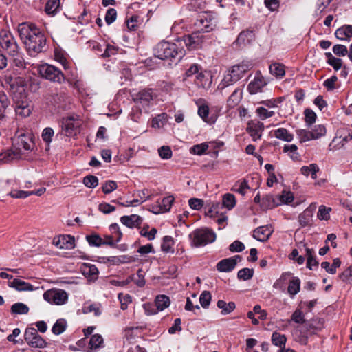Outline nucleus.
Returning <instances> with one entry per match:
<instances>
[{"mask_svg":"<svg viewBox=\"0 0 352 352\" xmlns=\"http://www.w3.org/2000/svg\"><path fill=\"white\" fill-rule=\"evenodd\" d=\"M10 104V101L4 92H0V116H2Z\"/></svg>","mask_w":352,"mask_h":352,"instance_id":"56","label":"nucleus"},{"mask_svg":"<svg viewBox=\"0 0 352 352\" xmlns=\"http://www.w3.org/2000/svg\"><path fill=\"white\" fill-rule=\"evenodd\" d=\"M195 82L199 87H204L208 82V76L206 75V73L201 70L199 72V73L196 75V81Z\"/></svg>","mask_w":352,"mask_h":352,"instance_id":"53","label":"nucleus"},{"mask_svg":"<svg viewBox=\"0 0 352 352\" xmlns=\"http://www.w3.org/2000/svg\"><path fill=\"white\" fill-rule=\"evenodd\" d=\"M155 304L158 311H162L169 307L170 300L169 297L166 295H159L155 298Z\"/></svg>","mask_w":352,"mask_h":352,"instance_id":"33","label":"nucleus"},{"mask_svg":"<svg viewBox=\"0 0 352 352\" xmlns=\"http://www.w3.org/2000/svg\"><path fill=\"white\" fill-rule=\"evenodd\" d=\"M270 72L277 78H283L285 74L284 65L278 63H274L270 65Z\"/></svg>","mask_w":352,"mask_h":352,"instance_id":"32","label":"nucleus"},{"mask_svg":"<svg viewBox=\"0 0 352 352\" xmlns=\"http://www.w3.org/2000/svg\"><path fill=\"white\" fill-rule=\"evenodd\" d=\"M211 294L208 291H204L199 296V302L202 307L208 308L211 301Z\"/></svg>","mask_w":352,"mask_h":352,"instance_id":"50","label":"nucleus"},{"mask_svg":"<svg viewBox=\"0 0 352 352\" xmlns=\"http://www.w3.org/2000/svg\"><path fill=\"white\" fill-rule=\"evenodd\" d=\"M43 298L51 304L62 305L68 300L67 293L63 289H52L43 294Z\"/></svg>","mask_w":352,"mask_h":352,"instance_id":"9","label":"nucleus"},{"mask_svg":"<svg viewBox=\"0 0 352 352\" xmlns=\"http://www.w3.org/2000/svg\"><path fill=\"white\" fill-rule=\"evenodd\" d=\"M335 36L339 40H346L352 37V25H345L336 30Z\"/></svg>","mask_w":352,"mask_h":352,"instance_id":"25","label":"nucleus"},{"mask_svg":"<svg viewBox=\"0 0 352 352\" xmlns=\"http://www.w3.org/2000/svg\"><path fill=\"white\" fill-rule=\"evenodd\" d=\"M54 130L50 127L45 128L42 132V138L44 142L49 144L52 142V137L54 136Z\"/></svg>","mask_w":352,"mask_h":352,"instance_id":"61","label":"nucleus"},{"mask_svg":"<svg viewBox=\"0 0 352 352\" xmlns=\"http://www.w3.org/2000/svg\"><path fill=\"white\" fill-rule=\"evenodd\" d=\"M60 6V0H47L45 11L48 15L54 16L59 11Z\"/></svg>","mask_w":352,"mask_h":352,"instance_id":"27","label":"nucleus"},{"mask_svg":"<svg viewBox=\"0 0 352 352\" xmlns=\"http://www.w3.org/2000/svg\"><path fill=\"white\" fill-rule=\"evenodd\" d=\"M153 99L151 89H143L136 95L134 100L136 103L141 104L142 106H148Z\"/></svg>","mask_w":352,"mask_h":352,"instance_id":"18","label":"nucleus"},{"mask_svg":"<svg viewBox=\"0 0 352 352\" xmlns=\"http://www.w3.org/2000/svg\"><path fill=\"white\" fill-rule=\"evenodd\" d=\"M24 338L26 342L32 347L43 348L47 344L45 340L34 328H27L25 331Z\"/></svg>","mask_w":352,"mask_h":352,"instance_id":"10","label":"nucleus"},{"mask_svg":"<svg viewBox=\"0 0 352 352\" xmlns=\"http://www.w3.org/2000/svg\"><path fill=\"white\" fill-rule=\"evenodd\" d=\"M117 17V12L114 8H109L107 10L106 15H105V22L110 25L113 23Z\"/></svg>","mask_w":352,"mask_h":352,"instance_id":"62","label":"nucleus"},{"mask_svg":"<svg viewBox=\"0 0 352 352\" xmlns=\"http://www.w3.org/2000/svg\"><path fill=\"white\" fill-rule=\"evenodd\" d=\"M254 275V270L250 268H243L238 272L237 278L239 280H248L252 278Z\"/></svg>","mask_w":352,"mask_h":352,"instance_id":"44","label":"nucleus"},{"mask_svg":"<svg viewBox=\"0 0 352 352\" xmlns=\"http://www.w3.org/2000/svg\"><path fill=\"white\" fill-rule=\"evenodd\" d=\"M191 245L195 247L205 246L216 240V234L210 229L203 228L195 230L189 234Z\"/></svg>","mask_w":352,"mask_h":352,"instance_id":"4","label":"nucleus"},{"mask_svg":"<svg viewBox=\"0 0 352 352\" xmlns=\"http://www.w3.org/2000/svg\"><path fill=\"white\" fill-rule=\"evenodd\" d=\"M325 56L327 58V63L332 66L336 71H338L342 67V59L334 57L331 52H326Z\"/></svg>","mask_w":352,"mask_h":352,"instance_id":"37","label":"nucleus"},{"mask_svg":"<svg viewBox=\"0 0 352 352\" xmlns=\"http://www.w3.org/2000/svg\"><path fill=\"white\" fill-rule=\"evenodd\" d=\"M339 278L344 282L352 285V265L346 268L339 275Z\"/></svg>","mask_w":352,"mask_h":352,"instance_id":"54","label":"nucleus"},{"mask_svg":"<svg viewBox=\"0 0 352 352\" xmlns=\"http://www.w3.org/2000/svg\"><path fill=\"white\" fill-rule=\"evenodd\" d=\"M277 199H278V201L276 203H274L272 205H270L269 206L271 208H273L276 206H278L283 204H289L293 201L294 200V195L292 192L290 191H283L281 195H279L277 196Z\"/></svg>","mask_w":352,"mask_h":352,"instance_id":"29","label":"nucleus"},{"mask_svg":"<svg viewBox=\"0 0 352 352\" xmlns=\"http://www.w3.org/2000/svg\"><path fill=\"white\" fill-rule=\"evenodd\" d=\"M118 188V185L116 182L114 181H107L106 182L102 187V191L104 194H109L111 192H113L114 190H116Z\"/></svg>","mask_w":352,"mask_h":352,"instance_id":"60","label":"nucleus"},{"mask_svg":"<svg viewBox=\"0 0 352 352\" xmlns=\"http://www.w3.org/2000/svg\"><path fill=\"white\" fill-rule=\"evenodd\" d=\"M62 124L67 135L74 136L78 132V128L80 126V121L78 119V117L69 116L63 118Z\"/></svg>","mask_w":352,"mask_h":352,"instance_id":"12","label":"nucleus"},{"mask_svg":"<svg viewBox=\"0 0 352 352\" xmlns=\"http://www.w3.org/2000/svg\"><path fill=\"white\" fill-rule=\"evenodd\" d=\"M252 36V32L243 31L239 34L235 43L239 46L245 45L251 41Z\"/></svg>","mask_w":352,"mask_h":352,"instance_id":"34","label":"nucleus"},{"mask_svg":"<svg viewBox=\"0 0 352 352\" xmlns=\"http://www.w3.org/2000/svg\"><path fill=\"white\" fill-rule=\"evenodd\" d=\"M319 167L316 164H311L309 166H304L300 168V173L303 175L308 177L311 175L313 179L317 178V173L319 171Z\"/></svg>","mask_w":352,"mask_h":352,"instance_id":"28","label":"nucleus"},{"mask_svg":"<svg viewBox=\"0 0 352 352\" xmlns=\"http://www.w3.org/2000/svg\"><path fill=\"white\" fill-rule=\"evenodd\" d=\"M158 153L163 160H168L172 157V151L168 146H162L158 149Z\"/></svg>","mask_w":352,"mask_h":352,"instance_id":"58","label":"nucleus"},{"mask_svg":"<svg viewBox=\"0 0 352 352\" xmlns=\"http://www.w3.org/2000/svg\"><path fill=\"white\" fill-rule=\"evenodd\" d=\"M268 84L267 79L262 75L260 71H257L254 78L248 85V91L250 94H256L262 92L263 88Z\"/></svg>","mask_w":352,"mask_h":352,"instance_id":"11","label":"nucleus"},{"mask_svg":"<svg viewBox=\"0 0 352 352\" xmlns=\"http://www.w3.org/2000/svg\"><path fill=\"white\" fill-rule=\"evenodd\" d=\"M142 218L138 214L125 215L120 218V222L130 228L139 227L142 224Z\"/></svg>","mask_w":352,"mask_h":352,"instance_id":"19","label":"nucleus"},{"mask_svg":"<svg viewBox=\"0 0 352 352\" xmlns=\"http://www.w3.org/2000/svg\"><path fill=\"white\" fill-rule=\"evenodd\" d=\"M263 129V124L260 122H257L256 123L249 124L247 131L252 138V140L254 141H256L261 138Z\"/></svg>","mask_w":352,"mask_h":352,"instance_id":"23","label":"nucleus"},{"mask_svg":"<svg viewBox=\"0 0 352 352\" xmlns=\"http://www.w3.org/2000/svg\"><path fill=\"white\" fill-rule=\"evenodd\" d=\"M316 208V204H312L299 214L298 222L300 225V227L305 228L311 224L312 218Z\"/></svg>","mask_w":352,"mask_h":352,"instance_id":"16","label":"nucleus"},{"mask_svg":"<svg viewBox=\"0 0 352 352\" xmlns=\"http://www.w3.org/2000/svg\"><path fill=\"white\" fill-rule=\"evenodd\" d=\"M305 325L309 333H316L322 328L323 324L320 320L316 319L307 322Z\"/></svg>","mask_w":352,"mask_h":352,"instance_id":"39","label":"nucleus"},{"mask_svg":"<svg viewBox=\"0 0 352 352\" xmlns=\"http://www.w3.org/2000/svg\"><path fill=\"white\" fill-rule=\"evenodd\" d=\"M174 201L175 198L172 195L167 196L162 199L160 204L164 212L170 211Z\"/></svg>","mask_w":352,"mask_h":352,"instance_id":"49","label":"nucleus"},{"mask_svg":"<svg viewBox=\"0 0 352 352\" xmlns=\"http://www.w3.org/2000/svg\"><path fill=\"white\" fill-rule=\"evenodd\" d=\"M332 50L333 53L339 56H344L348 54L347 47L344 45H335Z\"/></svg>","mask_w":352,"mask_h":352,"instance_id":"64","label":"nucleus"},{"mask_svg":"<svg viewBox=\"0 0 352 352\" xmlns=\"http://www.w3.org/2000/svg\"><path fill=\"white\" fill-rule=\"evenodd\" d=\"M19 36L28 54L36 56L47 49V38L44 33L33 23H23L18 27Z\"/></svg>","mask_w":352,"mask_h":352,"instance_id":"1","label":"nucleus"},{"mask_svg":"<svg viewBox=\"0 0 352 352\" xmlns=\"http://www.w3.org/2000/svg\"><path fill=\"white\" fill-rule=\"evenodd\" d=\"M242 97V90L241 89H236L227 100V107L228 109H233L236 107L240 103Z\"/></svg>","mask_w":352,"mask_h":352,"instance_id":"24","label":"nucleus"},{"mask_svg":"<svg viewBox=\"0 0 352 352\" xmlns=\"http://www.w3.org/2000/svg\"><path fill=\"white\" fill-rule=\"evenodd\" d=\"M38 72L43 78L50 81L61 83L65 80L63 72L52 65L45 64L40 65L38 68Z\"/></svg>","mask_w":352,"mask_h":352,"instance_id":"6","label":"nucleus"},{"mask_svg":"<svg viewBox=\"0 0 352 352\" xmlns=\"http://www.w3.org/2000/svg\"><path fill=\"white\" fill-rule=\"evenodd\" d=\"M251 67L250 64L244 62L233 65L228 70V74L225 75L220 85L222 86V88H224L230 85H233L242 78Z\"/></svg>","mask_w":352,"mask_h":352,"instance_id":"3","label":"nucleus"},{"mask_svg":"<svg viewBox=\"0 0 352 352\" xmlns=\"http://www.w3.org/2000/svg\"><path fill=\"white\" fill-rule=\"evenodd\" d=\"M84 185L89 188H94L98 185V179L94 175H87L83 178Z\"/></svg>","mask_w":352,"mask_h":352,"instance_id":"46","label":"nucleus"},{"mask_svg":"<svg viewBox=\"0 0 352 352\" xmlns=\"http://www.w3.org/2000/svg\"><path fill=\"white\" fill-rule=\"evenodd\" d=\"M223 205L228 210H231L236 205V199L234 195L230 193L225 194L222 199Z\"/></svg>","mask_w":352,"mask_h":352,"instance_id":"41","label":"nucleus"},{"mask_svg":"<svg viewBox=\"0 0 352 352\" xmlns=\"http://www.w3.org/2000/svg\"><path fill=\"white\" fill-rule=\"evenodd\" d=\"M174 245L173 239L170 236H165L161 245V249L164 252H173V245Z\"/></svg>","mask_w":352,"mask_h":352,"instance_id":"43","label":"nucleus"},{"mask_svg":"<svg viewBox=\"0 0 352 352\" xmlns=\"http://www.w3.org/2000/svg\"><path fill=\"white\" fill-rule=\"evenodd\" d=\"M272 232L270 226H260L254 230L253 237L259 241L264 242L270 238Z\"/></svg>","mask_w":352,"mask_h":352,"instance_id":"17","label":"nucleus"},{"mask_svg":"<svg viewBox=\"0 0 352 352\" xmlns=\"http://www.w3.org/2000/svg\"><path fill=\"white\" fill-rule=\"evenodd\" d=\"M86 238L90 245L99 247L102 245L103 239H102L99 235L93 234L87 236Z\"/></svg>","mask_w":352,"mask_h":352,"instance_id":"55","label":"nucleus"},{"mask_svg":"<svg viewBox=\"0 0 352 352\" xmlns=\"http://www.w3.org/2000/svg\"><path fill=\"white\" fill-rule=\"evenodd\" d=\"M274 135L277 139L285 142H292L294 139L293 134L290 133L289 131L285 128H278L273 131Z\"/></svg>","mask_w":352,"mask_h":352,"instance_id":"26","label":"nucleus"},{"mask_svg":"<svg viewBox=\"0 0 352 352\" xmlns=\"http://www.w3.org/2000/svg\"><path fill=\"white\" fill-rule=\"evenodd\" d=\"M326 128L324 125L319 124L316 125L311 131L312 136L314 140H317L326 134Z\"/></svg>","mask_w":352,"mask_h":352,"instance_id":"47","label":"nucleus"},{"mask_svg":"<svg viewBox=\"0 0 352 352\" xmlns=\"http://www.w3.org/2000/svg\"><path fill=\"white\" fill-rule=\"evenodd\" d=\"M16 141L17 147L15 148L19 149V151H21V155L22 154V149H23L25 151L32 150V142L31 141V138L29 136L25 134H21L16 139Z\"/></svg>","mask_w":352,"mask_h":352,"instance_id":"22","label":"nucleus"},{"mask_svg":"<svg viewBox=\"0 0 352 352\" xmlns=\"http://www.w3.org/2000/svg\"><path fill=\"white\" fill-rule=\"evenodd\" d=\"M89 346L91 351H96L99 348L104 346V340L101 335H93L89 342Z\"/></svg>","mask_w":352,"mask_h":352,"instance_id":"31","label":"nucleus"},{"mask_svg":"<svg viewBox=\"0 0 352 352\" xmlns=\"http://www.w3.org/2000/svg\"><path fill=\"white\" fill-rule=\"evenodd\" d=\"M8 285L19 292L33 291L34 289L32 285L19 278H14L12 281H8Z\"/></svg>","mask_w":352,"mask_h":352,"instance_id":"20","label":"nucleus"},{"mask_svg":"<svg viewBox=\"0 0 352 352\" xmlns=\"http://www.w3.org/2000/svg\"><path fill=\"white\" fill-rule=\"evenodd\" d=\"M256 112L261 120L271 118L275 114L274 111H270L263 107H258Z\"/></svg>","mask_w":352,"mask_h":352,"instance_id":"59","label":"nucleus"},{"mask_svg":"<svg viewBox=\"0 0 352 352\" xmlns=\"http://www.w3.org/2000/svg\"><path fill=\"white\" fill-rule=\"evenodd\" d=\"M11 312L13 314H27L29 307L23 302H16L11 306Z\"/></svg>","mask_w":352,"mask_h":352,"instance_id":"38","label":"nucleus"},{"mask_svg":"<svg viewBox=\"0 0 352 352\" xmlns=\"http://www.w3.org/2000/svg\"><path fill=\"white\" fill-rule=\"evenodd\" d=\"M118 299L120 302V308L125 310L128 307V304L131 302L132 298L129 294L124 295L122 293L118 294Z\"/></svg>","mask_w":352,"mask_h":352,"instance_id":"52","label":"nucleus"},{"mask_svg":"<svg viewBox=\"0 0 352 352\" xmlns=\"http://www.w3.org/2000/svg\"><path fill=\"white\" fill-rule=\"evenodd\" d=\"M0 45L8 55H16L19 50L15 38L6 30L0 32Z\"/></svg>","mask_w":352,"mask_h":352,"instance_id":"7","label":"nucleus"},{"mask_svg":"<svg viewBox=\"0 0 352 352\" xmlns=\"http://www.w3.org/2000/svg\"><path fill=\"white\" fill-rule=\"evenodd\" d=\"M66 327V320L63 318H60L57 320L55 324L53 325L52 331L55 335H60L65 331Z\"/></svg>","mask_w":352,"mask_h":352,"instance_id":"40","label":"nucleus"},{"mask_svg":"<svg viewBox=\"0 0 352 352\" xmlns=\"http://www.w3.org/2000/svg\"><path fill=\"white\" fill-rule=\"evenodd\" d=\"M208 148V145L206 143H201L194 145L190 148V152L192 154L201 155Z\"/></svg>","mask_w":352,"mask_h":352,"instance_id":"48","label":"nucleus"},{"mask_svg":"<svg viewBox=\"0 0 352 352\" xmlns=\"http://www.w3.org/2000/svg\"><path fill=\"white\" fill-rule=\"evenodd\" d=\"M241 261L240 255H235L232 257L224 258L217 264V270L221 272H229L233 270L237 263Z\"/></svg>","mask_w":352,"mask_h":352,"instance_id":"13","label":"nucleus"},{"mask_svg":"<svg viewBox=\"0 0 352 352\" xmlns=\"http://www.w3.org/2000/svg\"><path fill=\"white\" fill-rule=\"evenodd\" d=\"M287 338L285 335L281 334L277 331H274L272 335V342L274 345L280 347V349L285 348Z\"/></svg>","mask_w":352,"mask_h":352,"instance_id":"35","label":"nucleus"},{"mask_svg":"<svg viewBox=\"0 0 352 352\" xmlns=\"http://www.w3.org/2000/svg\"><path fill=\"white\" fill-rule=\"evenodd\" d=\"M296 133L300 142H305L314 140L311 131H307L306 129H297Z\"/></svg>","mask_w":352,"mask_h":352,"instance_id":"42","label":"nucleus"},{"mask_svg":"<svg viewBox=\"0 0 352 352\" xmlns=\"http://www.w3.org/2000/svg\"><path fill=\"white\" fill-rule=\"evenodd\" d=\"M292 275L289 272L282 274L279 279H278L273 285L274 288L283 290L287 278Z\"/></svg>","mask_w":352,"mask_h":352,"instance_id":"45","label":"nucleus"},{"mask_svg":"<svg viewBox=\"0 0 352 352\" xmlns=\"http://www.w3.org/2000/svg\"><path fill=\"white\" fill-rule=\"evenodd\" d=\"M1 85L14 94L23 89L26 85V82L23 77L14 76L10 73H6L2 78Z\"/></svg>","mask_w":352,"mask_h":352,"instance_id":"8","label":"nucleus"},{"mask_svg":"<svg viewBox=\"0 0 352 352\" xmlns=\"http://www.w3.org/2000/svg\"><path fill=\"white\" fill-rule=\"evenodd\" d=\"M52 243L59 249L72 250L75 247V238L71 235L54 237Z\"/></svg>","mask_w":352,"mask_h":352,"instance_id":"15","label":"nucleus"},{"mask_svg":"<svg viewBox=\"0 0 352 352\" xmlns=\"http://www.w3.org/2000/svg\"><path fill=\"white\" fill-rule=\"evenodd\" d=\"M21 151L19 149L11 148L6 150L0 154V162L8 163L14 160L21 158Z\"/></svg>","mask_w":352,"mask_h":352,"instance_id":"21","label":"nucleus"},{"mask_svg":"<svg viewBox=\"0 0 352 352\" xmlns=\"http://www.w3.org/2000/svg\"><path fill=\"white\" fill-rule=\"evenodd\" d=\"M154 54L162 60L169 59L172 61H179L184 55L182 47L175 43L162 41L154 48Z\"/></svg>","mask_w":352,"mask_h":352,"instance_id":"2","label":"nucleus"},{"mask_svg":"<svg viewBox=\"0 0 352 352\" xmlns=\"http://www.w3.org/2000/svg\"><path fill=\"white\" fill-rule=\"evenodd\" d=\"M300 288V280L298 277H292L288 286V293L291 296L297 294Z\"/></svg>","mask_w":352,"mask_h":352,"instance_id":"36","label":"nucleus"},{"mask_svg":"<svg viewBox=\"0 0 352 352\" xmlns=\"http://www.w3.org/2000/svg\"><path fill=\"white\" fill-rule=\"evenodd\" d=\"M217 306L218 308L221 309V314L222 315L229 314L236 308V305L234 302H229L227 303L223 300H219L217 302Z\"/></svg>","mask_w":352,"mask_h":352,"instance_id":"30","label":"nucleus"},{"mask_svg":"<svg viewBox=\"0 0 352 352\" xmlns=\"http://www.w3.org/2000/svg\"><path fill=\"white\" fill-rule=\"evenodd\" d=\"M217 19L212 13L205 12L199 15L195 26L199 32H210L217 27Z\"/></svg>","mask_w":352,"mask_h":352,"instance_id":"5","label":"nucleus"},{"mask_svg":"<svg viewBox=\"0 0 352 352\" xmlns=\"http://www.w3.org/2000/svg\"><path fill=\"white\" fill-rule=\"evenodd\" d=\"M291 320L298 324H303L305 322L304 315L300 309H296L292 314Z\"/></svg>","mask_w":352,"mask_h":352,"instance_id":"63","label":"nucleus"},{"mask_svg":"<svg viewBox=\"0 0 352 352\" xmlns=\"http://www.w3.org/2000/svg\"><path fill=\"white\" fill-rule=\"evenodd\" d=\"M203 36L198 32L186 35L183 37V41L188 50H195L201 47Z\"/></svg>","mask_w":352,"mask_h":352,"instance_id":"14","label":"nucleus"},{"mask_svg":"<svg viewBox=\"0 0 352 352\" xmlns=\"http://www.w3.org/2000/svg\"><path fill=\"white\" fill-rule=\"evenodd\" d=\"M316 119V114L311 109H306L305 111V121L308 126L312 125Z\"/></svg>","mask_w":352,"mask_h":352,"instance_id":"57","label":"nucleus"},{"mask_svg":"<svg viewBox=\"0 0 352 352\" xmlns=\"http://www.w3.org/2000/svg\"><path fill=\"white\" fill-rule=\"evenodd\" d=\"M331 208H327L325 206H320L318 212V218L320 220H328L330 218Z\"/></svg>","mask_w":352,"mask_h":352,"instance_id":"51","label":"nucleus"}]
</instances>
